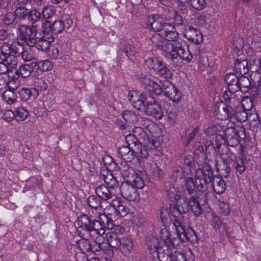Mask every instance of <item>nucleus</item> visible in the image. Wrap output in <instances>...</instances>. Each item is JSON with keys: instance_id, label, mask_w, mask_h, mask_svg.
<instances>
[{"instance_id": "obj_1", "label": "nucleus", "mask_w": 261, "mask_h": 261, "mask_svg": "<svg viewBox=\"0 0 261 261\" xmlns=\"http://www.w3.org/2000/svg\"><path fill=\"white\" fill-rule=\"evenodd\" d=\"M161 32L155 33L151 37V40L155 46L160 48L163 56L171 60L179 57L188 63L191 62L193 56L190 52L186 41L179 40L175 42H170L161 37Z\"/></svg>"}, {"instance_id": "obj_2", "label": "nucleus", "mask_w": 261, "mask_h": 261, "mask_svg": "<svg viewBox=\"0 0 261 261\" xmlns=\"http://www.w3.org/2000/svg\"><path fill=\"white\" fill-rule=\"evenodd\" d=\"M128 97L134 107L156 119H161L164 111L161 105L150 94L132 90Z\"/></svg>"}, {"instance_id": "obj_3", "label": "nucleus", "mask_w": 261, "mask_h": 261, "mask_svg": "<svg viewBox=\"0 0 261 261\" xmlns=\"http://www.w3.org/2000/svg\"><path fill=\"white\" fill-rule=\"evenodd\" d=\"M77 224V233L83 239L88 240L92 237V233L100 236L105 233V230L99 221L86 215H82L78 218Z\"/></svg>"}, {"instance_id": "obj_4", "label": "nucleus", "mask_w": 261, "mask_h": 261, "mask_svg": "<svg viewBox=\"0 0 261 261\" xmlns=\"http://www.w3.org/2000/svg\"><path fill=\"white\" fill-rule=\"evenodd\" d=\"M161 242H160L159 239L156 237H151L147 243L148 249L152 250L155 254H159V249L160 248H165L167 246V249L164 252L167 253L170 251V249H173L178 245V240L177 239H171L170 234L169 231L166 229H163L161 231L160 234Z\"/></svg>"}, {"instance_id": "obj_5", "label": "nucleus", "mask_w": 261, "mask_h": 261, "mask_svg": "<svg viewBox=\"0 0 261 261\" xmlns=\"http://www.w3.org/2000/svg\"><path fill=\"white\" fill-rule=\"evenodd\" d=\"M224 98L228 101L229 107L232 110V117L234 116L237 120L240 122L246 121L248 117L247 111L240 107V98L233 92L227 91L225 92Z\"/></svg>"}, {"instance_id": "obj_6", "label": "nucleus", "mask_w": 261, "mask_h": 261, "mask_svg": "<svg viewBox=\"0 0 261 261\" xmlns=\"http://www.w3.org/2000/svg\"><path fill=\"white\" fill-rule=\"evenodd\" d=\"M172 228L176 231L177 237L171 238V239H177L178 240V245L180 241L182 242L194 241L196 239L195 233L193 229L191 228L186 229L184 223L181 218L174 219Z\"/></svg>"}, {"instance_id": "obj_7", "label": "nucleus", "mask_w": 261, "mask_h": 261, "mask_svg": "<svg viewBox=\"0 0 261 261\" xmlns=\"http://www.w3.org/2000/svg\"><path fill=\"white\" fill-rule=\"evenodd\" d=\"M189 207L188 202L186 198L180 195H176L175 197V201L170 205V211L175 219L181 218L180 214L186 213L189 211Z\"/></svg>"}, {"instance_id": "obj_8", "label": "nucleus", "mask_w": 261, "mask_h": 261, "mask_svg": "<svg viewBox=\"0 0 261 261\" xmlns=\"http://www.w3.org/2000/svg\"><path fill=\"white\" fill-rule=\"evenodd\" d=\"M36 25L33 24L31 27L25 24L20 25L19 30L20 40L27 42L29 46H34L37 41V38H35L38 34L36 32Z\"/></svg>"}, {"instance_id": "obj_9", "label": "nucleus", "mask_w": 261, "mask_h": 261, "mask_svg": "<svg viewBox=\"0 0 261 261\" xmlns=\"http://www.w3.org/2000/svg\"><path fill=\"white\" fill-rule=\"evenodd\" d=\"M139 81L144 88L156 95H160L163 92V82L161 86L157 83L155 77L148 74H141Z\"/></svg>"}, {"instance_id": "obj_10", "label": "nucleus", "mask_w": 261, "mask_h": 261, "mask_svg": "<svg viewBox=\"0 0 261 261\" xmlns=\"http://www.w3.org/2000/svg\"><path fill=\"white\" fill-rule=\"evenodd\" d=\"M213 171L210 166L204 164L196 170L195 178L199 182H202L206 187V185L211 182L214 178Z\"/></svg>"}, {"instance_id": "obj_11", "label": "nucleus", "mask_w": 261, "mask_h": 261, "mask_svg": "<svg viewBox=\"0 0 261 261\" xmlns=\"http://www.w3.org/2000/svg\"><path fill=\"white\" fill-rule=\"evenodd\" d=\"M163 92L164 95L173 102L178 103L181 99V93L178 90L174 85L165 80L163 82Z\"/></svg>"}, {"instance_id": "obj_12", "label": "nucleus", "mask_w": 261, "mask_h": 261, "mask_svg": "<svg viewBox=\"0 0 261 261\" xmlns=\"http://www.w3.org/2000/svg\"><path fill=\"white\" fill-rule=\"evenodd\" d=\"M120 191L122 196L129 201H135L137 199L138 193L136 189L128 182L122 183Z\"/></svg>"}, {"instance_id": "obj_13", "label": "nucleus", "mask_w": 261, "mask_h": 261, "mask_svg": "<svg viewBox=\"0 0 261 261\" xmlns=\"http://www.w3.org/2000/svg\"><path fill=\"white\" fill-rule=\"evenodd\" d=\"M225 138L226 139L228 145L230 146H237L240 142V136L238 132L234 127H225L224 130Z\"/></svg>"}, {"instance_id": "obj_14", "label": "nucleus", "mask_w": 261, "mask_h": 261, "mask_svg": "<svg viewBox=\"0 0 261 261\" xmlns=\"http://www.w3.org/2000/svg\"><path fill=\"white\" fill-rule=\"evenodd\" d=\"M148 22L152 30L161 33L164 30L165 25L169 24V23L165 22L163 18L158 15L150 16L148 17Z\"/></svg>"}, {"instance_id": "obj_15", "label": "nucleus", "mask_w": 261, "mask_h": 261, "mask_svg": "<svg viewBox=\"0 0 261 261\" xmlns=\"http://www.w3.org/2000/svg\"><path fill=\"white\" fill-rule=\"evenodd\" d=\"M184 181L187 191L190 194L195 191L202 192L206 190V187L205 185L202 182H200L199 183L198 180L196 181V179L194 182L192 178L188 177L184 179Z\"/></svg>"}, {"instance_id": "obj_16", "label": "nucleus", "mask_w": 261, "mask_h": 261, "mask_svg": "<svg viewBox=\"0 0 261 261\" xmlns=\"http://www.w3.org/2000/svg\"><path fill=\"white\" fill-rule=\"evenodd\" d=\"M161 34L165 38L164 39L170 42H175L182 40L178 38V34L176 32L175 27L171 23L165 25V28Z\"/></svg>"}, {"instance_id": "obj_17", "label": "nucleus", "mask_w": 261, "mask_h": 261, "mask_svg": "<svg viewBox=\"0 0 261 261\" xmlns=\"http://www.w3.org/2000/svg\"><path fill=\"white\" fill-rule=\"evenodd\" d=\"M35 38H37L36 44L37 48L42 51H45L48 49L49 47L50 43L54 41V38L51 35L47 34L41 36V35L38 34Z\"/></svg>"}, {"instance_id": "obj_18", "label": "nucleus", "mask_w": 261, "mask_h": 261, "mask_svg": "<svg viewBox=\"0 0 261 261\" xmlns=\"http://www.w3.org/2000/svg\"><path fill=\"white\" fill-rule=\"evenodd\" d=\"M134 247L132 240L126 237H121L120 240V245L117 249L124 255H129Z\"/></svg>"}, {"instance_id": "obj_19", "label": "nucleus", "mask_w": 261, "mask_h": 261, "mask_svg": "<svg viewBox=\"0 0 261 261\" xmlns=\"http://www.w3.org/2000/svg\"><path fill=\"white\" fill-rule=\"evenodd\" d=\"M185 36L188 39L191 40L195 43H200L203 40V37L200 31L192 27H189L186 30Z\"/></svg>"}, {"instance_id": "obj_20", "label": "nucleus", "mask_w": 261, "mask_h": 261, "mask_svg": "<svg viewBox=\"0 0 261 261\" xmlns=\"http://www.w3.org/2000/svg\"><path fill=\"white\" fill-rule=\"evenodd\" d=\"M15 82L11 81L8 83L9 89L6 90L3 93V97L6 102L9 105H12L15 102L16 99V95L14 91L16 90V86L14 87L12 85H14Z\"/></svg>"}, {"instance_id": "obj_21", "label": "nucleus", "mask_w": 261, "mask_h": 261, "mask_svg": "<svg viewBox=\"0 0 261 261\" xmlns=\"http://www.w3.org/2000/svg\"><path fill=\"white\" fill-rule=\"evenodd\" d=\"M189 207L196 216H199L202 213L201 200L199 196H192L188 200Z\"/></svg>"}, {"instance_id": "obj_22", "label": "nucleus", "mask_w": 261, "mask_h": 261, "mask_svg": "<svg viewBox=\"0 0 261 261\" xmlns=\"http://www.w3.org/2000/svg\"><path fill=\"white\" fill-rule=\"evenodd\" d=\"M226 126L225 122L221 121L212 124L207 128L204 129V133L208 136L218 135V133L223 132L225 127Z\"/></svg>"}, {"instance_id": "obj_23", "label": "nucleus", "mask_w": 261, "mask_h": 261, "mask_svg": "<svg viewBox=\"0 0 261 261\" xmlns=\"http://www.w3.org/2000/svg\"><path fill=\"white\" fill-rule=\"evenodd\" d=\"M172 249L166 253V255H162V261H187V259L185 254L180 252H174L172 253Z\"/></svg>"}, {"instance_id": "obj_24", "label": "nucleus", "mask_w": 261, "mask_h": 261, "mask_svg": "<svg viewBox=\"0 0 261 261\" xmlns=\"http://www.w3.org/2000/svg\"><path fill=\"white\" fill-rule=\"evenodd\" d=\"M234 71L240 74L244 75L248 71V62L244 59H237L234 63Z\"/></svg>"}, {"instance_id": "obj_25", "label": "nucleus", "mask_w": 261, "mask_h": 261, "mask_svg": "<svg viewBox=\"0 0 261 261\" xmlns=\"http://www.w3.org/2000/svg\"><path fill=\"white\" fill-rule=\"evenodd\" d=\"M111 207L121 217L126 216L129 212L128 208L117 199L113 200Z\"/></svg>"}, {"instance_id": "obj_26", "label": "nucleus", "mask_w": 261, "mask_h": 261, "mask_svg": "<svg viewBox=\"0 0 261 261\" xmlns=\"http://www.w3.org/2000/svg\"><path fill=\"white\" fill-rule=\"evenodd\" d=\"M212 181L213 189L216 193L220 194L225 192L226 190L225 182L222 178L214 177Z\"/></svg>"}, {"instance_id": "obj_27", "label": "nucleus", "mask_w": 261, "mask_h": 261, "mask_svg": "<svg viewBox=\"0 0 261 261\" xmlns=\"http://www.w3.org/2000/svg\"><path fill=\"white\" fill-rule=\"evenodd\" d=\"M104 229L103 227L108 229L111 230L114 228V224L112 220V215L108 214H101L98 215V220H97Z\"/></svg>"}, {"instance_id": "obj_28", "label": "nucleus", "mask_w": 261, "mask_h": 261, "mask_svg": "<svg viewBox=\"0 0 261 261\" xmlns=\"http://www.w3.org/2000/svg\"><path fill=\"white\" fill-rule=\"evenodd\" d=\"M250 88V82L249 79L246 76H241L239 78L236 88L234 90H240L243 93L248 92Z\"/></svg>"}, {"instance_id": "obj_29", "label": "nucleus", "mask_w": 261, "mask_h": 261, "mask_svg": "<svg viewBox=\"0 0 261 261\" xmlns=\"http://www.w3.org/2000/svg\"><path fill=\"white\" fill-rule=\"evenodd\" d=\"M96 194L101 199L107 200L111 198V193L108 188L104 185L98 186L95 189Z\"/></svg>"}, {"instance_id": "obj_30", "label": "nucleus", "mask_w": 261, "mask_h": 261, "mask_svg": "<svg viewBox=\"0 0 261 261\" xmlns=\"http://www.w3.org/2000/svg\"><path fill=\"white\" fill-rule=\"evenodd\" d=\"M162 59L158 57L150 58L145 61V64L149 68L156 71L162 65Z\"/></svg>"}, {"instance_id": "obj_31", "label": "nucleus", "mask_w": 261, "mask_h": 261, "mask_svg": "<svg viewBox=\"0 0 261 261\" xmlns=\"http://www.w3.org/2000/svg\"><path fill=\"white\" fill-rule=\"evenodd\" d=\"M150 151L153 155H159L163 152L162 144L159 140L153 139L149 146Z\"/></svg>"}, {"instance_id": "obj_32", "label": "nucleus", "mask_w": 261, "mask_h": 261, "mask_svg": "<svg viewBox=\"0 0 261 261\" xmlns=\"http://www.w3.org/2000/svg\"><path fill=\"white\" fill-rule=\"evenodd\" d=\"M158 75L165 79H169L172 77L173 73L167 67L166 64L162 63V66L156 70Z\"/></svg>"}, {"instance_id": "obj_33", "label": "nucleus", "mask_w": 261, "mask_h": 261, "mask_svg": "<svg viewBox=\"0 0 261 261\" xmlns=\"http://www.w3.org/2000/svg\"><path fill=\"white\" fill-rule=\"evenodd\" d=\"M20 46V48H17V51L18 50H21V54L18 55L17 57H21V59H22L24 61H31L33 58V55L31 51V46L28 47L25 49H24V47L18 44Z\"/></svg>"}, {"instance_id": "obj_34", "label": "nucleus", "mask_w": 261, "mask_h": 261, "mask_svg": "<svg viewBox=\"0 0 261 261\" xmlns=\"http://www.w3.org/2000/svg\"><path fill=\"white\" fill-rule=\"evenodd\" d=\"M215 143L216 145L217 149H218L219 152L220 153H222L221 151L220 150L221 147H223L226 150L228 149L227 148V141L226 139L221 134H218L216 136L215 138Z\"/></svg>"}, {"instance_id": "obj_35", "label": "nucleus", "mask_w": 261, "mask_h": 261, "mask_svg": "<svg viewBox=\"0 0 261 261\" xmlns=\"http://www.w3.org/2000/svg\"><path fill=\"white\" fill-rule=\"evenodd\" d=\"M187 175L185 172V169L180 167L176 168L172 173V177L176 182H179L182 179L184 180Z\"/></svg>"}, {"instance_id": "obj_36", "label": "nucleus", "mask_w": 261, "mask_h": 261, "mask_svg": "<svg viewBox=\"0 0 261 261\" xmlns=\"http://www.w3.org/2000/svg\"><path fill=\"white\" fill-rule=\"evenodd\" d=\"M120 240L118 236L114 233H109L107 234V240L109 245L113 248H117L120 245Z\"/></svg>"}, {"instance_id": "obj_37", "label": "nucleus", "mask_w": 261, "mask_h": 261, "mask_svg": "<svg viewBox=\"0 0 261 261\" xmlns=\"http://www.w3.org/2000/svg\"><path fill=\"white\" fill-rule=\"evenodd\" d=\"M131 182L134 187L137 189H142L144 186V181L140 173H135L132 175Z\"/></svg>"}, {"instance_id": "obj_38", "label": "nucleus", "mask_w": 261, "mask_h": 261, "mask_svg": "<svg viewBox=\"0 0 261 261\" xmlns=\"http://www.w3.org/2000/svg\"><path fill=\"white\" fill-rule=\"evenodd\" d=\"M87 240H88L83 239V240L80 241L78 243L79 247L83 252H89L92 250L91 246ZM82 255L84 259H87L86 256L84 253H83Z\"/></svg>"}, {"instance_id": "obj_39", "label": "nucleus", "mask_w": 261, "mask_h": 261, "mask_svg": "<svg viewBox=\"0 0 261 261\" xmlns=\"http://www.w3.org/2000/svg\"><path fill=\"white\" fill-rule=\"evenodd\" d=\"M220 114H217L218 118L221 119L222 121L226 119L229 117L232 118V112H230L229 107L226 105H223L222 110L219 111Z\"/></svg>"}, {"instance_id": "obj_40", "label": "nucleus", "mask_w": 261, "mask_h": 261, "mask_svg": "<svg viewBox=\"0 0 261 261\" xmlns=\"http://www.w3.org/2000/svg\"><path fill=\"white\" fill-rule=\"evenodd\" d=\"M253 106L252 99L247 96L244 97L240 102V107L246 111H250L252 109Z\"/></svg>"}, {"instance_id": "obj_41", "label": "nucleus", "mask_w": 261, "mask_h": 261, "mask_svg": "<svg viewBox=\"0 0 261 261\" xmlns=\"http://www.w3.org/2000/svg\"><path fill=\"white\" fill-rule=\"evenodd\" d=\"M184 169L187 175H189L192 172V169L194 166V162L192 158L190 156L186 157L184 161Z\"/></svg>"}, {"instance_id": "obj_42", "label": "nucleus", "mask_w": 261, "mask_h": 261, "mask_svg": "<svg viewBox=\"0 0 261 261\" xmlns=\"http://www.w3.org/2000/svg\"><path fill=\"white\" fill-rule=\"evenodd\" d=\"M6 64L13 72L15 70L14 73L16 74V57L12 55H7L6 61Z\"/></svg>"}, {"instance_id": "obj_43", "label": "nucleus", "mask_w": 261, "mask_h": 261, "mask_svg": "<svg viewBox=\"0 0 261 261\" xmlns=\"http://www.w3.org/2000/svg\"><path fill=\"white\" fill-rule=\"evenodd\" d=\"M103 179L105 184L111 188H114L118 185L117 180L111 173H108L106 175L103 176Z\"/></svg>"}, {"instance_id": "obj_44", "label": "nucleus", "mask_w": 261, "mask_h": 261, "mask_svg": "<svg viewBox=\"0 0 261 261\" xmlns=\"http://www.w3.org/2000/svg\"><path fill=\"white\" fill-rule=\"evenodd\" d=\"M31 67L27 64L21 65L17 70V75L21 76L22 77H27L30 75L31 72Z\"/></svg>"}, {"instance_id": "obj_45", "label": "nucleus", "mask_w": 261, "mask_h": 261, "mask_svg": "<svg viewBox=\"0 0 261 261\" xmlns=\"http://www.w3.org/2000/svg\"><path fill=\"white\" fill-rule=\"evenodd\" d=\"M239 78L233 73H227L225 76V81L229 86H234L237 87Z\"/></svg>"}, {"instance_id": "obj_46", "label": "nucleus", "mask_w": 261, "mask_h": 261, "mask_svg": "<svg viewBox=\"0 0 261 261\" xmlns=\"http://www.w3.org/2000/svg\"><path fill=\"white\" fill-rule=\"evenodd\" d=\"M40 13L35 9L30 10L27 19L31 21L33 24L39 22Z\"/></svg>"}, {"instance_id": "obj_47", "label": "nucleus", "mask_w": 261, "mask_h": 261, "mask_svg": "<svg viewBox=\"0 0 261 261\" xmlns=\"http://www.w3.org/2000/svg\"><path fill=\"white\" fill-rule=\"evenodd\" d=\"M150 172L155 179H159L163 175L162 170H161L154 163L150 166Z\"/></svg>"}, {"instance_id": "obj_48", "label": "nucleus", "mask_w": 261, "mask_h": 261, "mask_svg": "<svg viewBox=\"0 0 261 261\" xmlns=\"http://www.w3.org/2000/svg\"><path fill=\"white\" fill-rule=\"evenodd\" d=\"M136 149L134 150L135 153L138 156L142 158H145L148 155V152L145 146H142L140 144L135 145Z\"/></svg>"}, {"instance_id": "obj_49", "label": "nucleus", "mask_w": 261, "mask_h": 261, "mask_svg": "<svg viewBox=\"0 0 261 261\" xmlns=\"http://www.w3.org/2000/svg\"><path fill=\"white\" fill-rule=\"evenodd\" d=\"M211 225L215 230L219 229L221 226V221L214 212L211 214Z\"/></svg>"}, {"instance_id": "obj_50", "label": "nucleus", "mask_w": 261, "mask_h": 261, "mask_svg": "<svg viewBox=\"0 0 261 261\" xmlns=\"http://www.w3.org/2000/svg\"><path fill=\"white\" fill-rule=\"evenodd\" d=\"M64 28V24L62 21H55L52 24V33L58 34L63 31Z\"/></svg>"}, {"instance_id": "obj_51", "label": "nucleus", "mask_w": 261, "mask_h": 261, "mask_svg": "<svg viewBox=\"0 0 261 261\" xmlns=\"http://www.w3.org/2000/svg\"><path fill=\"white\" fill-rule=\"evenodd\" d=\"M38 66L39 68L43 72L50 70L53 68L51 63L48 60L40 61Z\"/></svg>"}, {"instance_id": "obj_52", "label": "nucleus", "mask_w": 261, "mask_h": 261, "mask_svg": "<svg viewBox=\"0 0 261 261\" xmlns=\"http://www.w3.org/2000/svg\"><path fill=\"white\" fill-rule=\"evenodd\" d=\"M89 205L94 208H97L100 205V200L94 195L90 196L87 199Z\"/></svg>"}, {"instance_id": "obj_53", "label": "nucleus", "mask_w": 261, "mask_h": 261, "mask_svg": "<svg viewBox=\"0 0 261 261\" xmlns=\"http://www.w3.org/2000/svg\"><path fill=\"white\" fill-rule=\"evenodd\" d=\"M19 95L20 99L24 101L28 100L31 97V91L30 89L22 88L19 91Z\"/></svg>"}, {"instance_id": "obj_54", "label": "nucleus", "mask_w": 261, "mask_h": 261, "mask_svg": "<svg viewBox=\"0 0 261 261\" xmlns=\"http://www.w3.org/2000/svg\"><path fill=\"white\" fill-rule=\"evenodd\" d=\"M55 11L51 6L45 7L42 11V16L45 19H49L55 14Z\"/></svg>"}, {"instance_id": "obj_55", "label": "nucleus", "mask_w": 261, "mask_h": 261, "mask_svg": "<svg viewBox=\"0 0 261 261\" xmlns=\"http://www.w3.org/2000/svg\"><path fill=\"white\" fill-rule=\"evenodd\" d=\"M167 247H168L165 246L164 247L165 248H160L159 251V254H155L156 256L149 257L146 261H162L163 258L161 257L162 254V255H166V253H164V251L167 249Z\"/></svg>"}, {"instance_id": "obj_56", "label": "nucleus", "mask_w": 261, "mask_h": 261, "mask_svg": "<svg viewBox=\"0 0 261 261\" xmlns=\"http://www.w3.org/2000/svg\"><path fill=\"white\" fill-rule=\"evenodd\" d=\"M30 10L23 7H17V17L20 19L28 17Z\"/></svg>"}, {"instance_id": "obj_57", "label": "nucleus", "mask_w": 261, "mask_h": 261, "mask_svg": "<svg viewBox=\"0 0 261 261\" xmlns=\"http://www.w3.org/2000/svg\"><path fill=\"white\" fill-rule=\"evenodd\" d=\"M0 116H2V118L7 121L9 122L14 119L15 114L14 112L11 110H6L4 112L2 111V114Z\"/></svg>"}, {"instance_id": "obj_58", "label": "nucleus", "mask_w": 261, "mask_h": 261, "mask_svg": "<svg viewBox=\"0 0 261 261\" xmlns=\"http://www.w3.org/2000/svg\"><path fill=\"white\" fill-rule=\"evenodd\" d=\"M28 115L29 112L26 109L23 108H17V121H22L25 119Z\"/></svg>"}, {"instance_id": "obj_59", "label": "nucleus", "mask_w": 261, "mask_h": 261, "mask_svg": "<svg viewBox=\"0 0 261 261\" xmlns=\"http://www.w3.org/2000/svg\"><path fill=\"white\" fill-rule=\"evenodd\" d=\"M35 87L38 91H44L47 88V85L44 80L38 79L35 82Z\"/></svg>"}, {"instance_id": "obj_60", "label": "nucleus", "mask_w": 261, "mask_h": 261, "mask_svg": "<svg viewBox=\"0 0 261 261\" xmlns=\"http://www.w3.org/2000/svg\"><path fill=\"white\" fill-rule=\"evenodd\" d=\"M133 135L135 140L137 138H143L145 136V132L141 127H135L133 130Z\"/></svg>"}, {"instance_id": "obj_61", "label": "nucleus", "mask_w": 261, "mask_h": 261, "mask_svg": "<svg viewBox=\"0 0 261 261\" xmlns=\"http://www.w3.org/2000/svg\"><path fill=\"white\" fill-rule=\"evenodd\" d=\"M235 168L240 174H242L245 171L246 168L244 161L242 159L236 161L235 163Z\"/></svg>"}, {"instance_id": "obj_62", "label": "nucleus", "mask_w": 261, "mask_h": 261, "mask_svg": "<svg viewBox=\"0 0 261 261\" xmlns=\"http://www.w3.org/2000/svg\"><path fill=\"white\" fill-rule=\"evenodd\" d=\"M15 19V15L12 13H8L3 18L4 23L6 25H10L13 23Z\"/></svg>"}, {"instance_id": "obj_63", "label": "nucleus", "mask_w": 261, "mask_h": 261, "mask_svg": "<svg viewBox=\"0 0 261 261\" xmlns=\"http://www.w3.org/2000/svg\"><path fill=\"white\" fill-rule=\"evenodd\" d=\"M219 206L220 209V213H221L223 215H227L229 213V208L227 203L224 201H219Z\"/></svg>"}, {"instance_id": "obj_64", "label": "nucleus", "mask_w": 261, "mask_h": 261, "mask_svg": "<svg viewBox=\"0 0 261 261\" xmlns=\"http://www.w3.org/2000/svg\"><path fill=\"white\" fill-rule=\"evenodd\" d=\"M42 25V31L44 35L48 34L49 32L52 33V24L48 20H45L44 22L41 23Z\"/></svg>"}]
</instances>
